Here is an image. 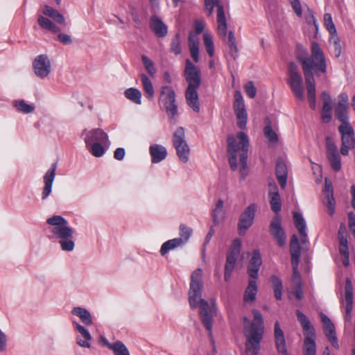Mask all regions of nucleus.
<instances>
[{
    "label": "nucleus",
    "mask_w": 355,
    "mask_h": 355,
    "mask_svg": "<svg viewBox=\"0 0 355 355\" xmlns=\"http://www.w3.org/2000/svg\"><path fill=\"white\" fill-rule=\"evenodd\" d=\"M202 270L197 268L191 276L190 288L189 292V302L192 309L200 308V316L211 336L212 318L216 314L215 300L211 299L209 302L202 298L203 284L202 282Z\"/></svg>",
    "instance_id": "f257e3e1"
},
{
    "label": "nucleus",
    "mask_w": 355,
    "mask_h": 355,
    "mask_svg": "<svg viewBox=\"0 0 355 355\" xmlns=\"http://www.w3.org/2000/svg\"><path fill=\"white\" fill-rule=\"evenodd\" d=\"M299 60L302 64L307 90V98L310 107L315 108V83L312 71H327L326 58L323 51L316 42H312L311 56H300Z\"/></svg>",
    "instance_id": "f03ea898"
},
{
    "label": "nucleus",
    "mask_w": 355,
    "mask_h": 355,
    "mask_svg": "<svg viewBox=\"0 0 355 355\" xmlns=\"http://www.w3.org/2000/svg\"><path fill=\"white\" fill-rule=\"evenodd\" d=\"M249 141L247 135L240 132L235 137H227V154L229 163L232 170L237 168V162L241 164L240 173L243 178L247 175V157Z\"/></svg>",
    "instance_id": "7ed1b4c3"
},
{
    "label": "nucleus",
    "mask_w": 355,
    "mask_h": 355,
    "mask_svg": "<svg viewBox=\"0 0 355 355\" xmlns=\"http://www.w3.org/2000/svg\"><path fill=\"white\" fill-rule=\"evenodd\" d=\"M252 312L254 320L250 324L248 318H243L244 334L247 338L246 348L248 353H251L250 355H258L263 334V321L262 315L259 311L253 309Z\"/></svg>",
    "instance_id": "20e7f679"
},
{
    "label": "nucleus",
    "mask_w": 355,
    "mask_h": 355,
    "mask_svg": "<svg viewBox=\"0 0 355 355\" xmlns=\"http://www.w3.org/2000/svg\"><path fill=\"white\" fill-rule=\"evenodd\" d=\"M51 227L50 232L59 239L61 249L63 251L71 252L75 248L73 230L69 225L68 221L61 216L54 215L46 220Z\"/></svg>",
    "instance_id": "39448f33"
},
{
    "label": "nucleus",
    "mask_w": 355,
    "mask_h": 355,
    "mask_svg": "<svg viewBox=\"0 0 355 355\" xmlns=\"http://www.w3.org/2000/svg\"><path fill=\"white\" fill-rule=\"evenodd\" d=\"M297 320L300 322L305 338L303 343V355H316L315 333L308 318L300 310L296 311Z\"/></svg>",
    "instance_id": "423d86ee"
},
{
    "label": "nucleus",
    "mask_w": 355,
    "mask_h": 355,
    "mask_svg": "<svg viewBox=\"0 0 355 355\" xmlns=\"http://www.w3.org/2000/svg\"><path fill=\"white\" fill-rule=\"evenodd\" d=\"M205 10L207 11L208 16L213 14L214 7H216V21L217 31L218 35L223 39H225L227 33V26L225 8L220 3V0H204Z\"/></svg>",
    "instance_id": "0eeeda50"
},
{
    "label": "nucleus",
    "mask_w": 355,
    "mask_h": 355,
    "mask_svg": "<svg viewBox=\"0 0 355 355\" xmlns=\"http://www.w3.org/2000/svg\"><path fill=\"white\" fill-rule=\"evenodd\" d=\"M287 83L295 97L303 101L304 99L303 79L297 67L293 62L289 64Z\"/></svg>",
    "instance_id": "6e6552de"
},
{
    "label": "nucleus",
    "mask_w": 355,
    "mask_h": 355,
    "mask_svg": "<svg viewBox=\"0 0 355 355\" xmlns=\"http://www.w3.org/2000/svg\"><path fill=\"white\" fill-rule=\"evenodd\" d=\"M173 144L180 160L183 163L187 162L190 149L185 140V132L182 127L178 128L174 132Z\"/></svg>",
    "instance_id": "1a4fd4ad"
},
{
    "label": "nucleus",
    "mask_w": 355,
    "mask_h": 355,
    "mask_svg": "<svg viewBox=\"0 0 355 355\" xmlns=\"http://www.w3.org/2000/svg\"><path fill=\"white\" fill-rule=\"evenodd\" d=\"M338 130L341 134L342 139L340 153L343 155L345 156L349 154V150L350 149H352L355 147L354 132L349 123L341 124L338 127Z\"/></svg>",
    "instance_id": "9d476101"
},
{
    "label": "nucleus",
    "mask_w": 355,
    "mask_h": 355,
    "mask_svg": "<svg viewBox=\"0 0 355 355\" xmlns=\"http://www.w3.org/2000/svg\"><path fill=\"white\" fill-rule=\"evenodd\" d=\"M160 100L164 104L168 115L172 117L178 113V107L175 104V91L170 86L162 87L161 90Z\"/></svg>",
    "instance_id": "9b49d317"
},
{
    "label": "nucleus",
    "mask_w": 355,
    "mask_h": 355,
    "mask_svg": "<svg viewBox=\"0 0 355 355\" xmlns=\"http://www.w3.org/2000/svg\"><path fill=\"white\" fill-rule=\"evenodd\" d=\"M234 110L238 119V126L243 130L246 128L248 114L245 108L244 101L240 91L234 92Z\"/></svg>",
    "instance_id": "f8f14e48"
},
{
    "label": "nucleus",
    "mask_w": 355,
    "mask_h": 355,
    "mask_svg": "<svg viewBox=\"0 0 355 355\" xmlns=\"http://www.w3.org/2000/svg\"><path fill=\"white\" fill-rule=\"evenodd\" d=\"M33 68L35 74L37 77L44 78L47 77L51 72V61L46 55H39L33 62Z\"/></svg>",
    "instance_id": "ddd939ff"
},
{
    "label": "nucleus",
    "mask_w": 355,
    "mask_h": 355,
    "mask_svg": "<svg viewBox=\"0 0 355 355\" xmlns=\"http://www.w3.org/2000/svg\"><path fill=\"white\" fill-rule=\"evenodd\" d=\"M257 209L256 204H250L239 217L238 229L240 234H243L253 223L255 213Z\"/></svg>",
    "instance_id": "4468645a"
},
{
    "label": "nucleus",
    "mask_w": 355,
    "mask_h": 355,
    "mask_svg": "<svg viewBox=\"0 0 355 355\" xmlns=\"http://www.w3.org/2000/svg\"><path fill=\"white\" fill-rule=\"evenodd\" d=\"M184 76L188 83L187 87H200L201 84L200 71L189 59L186 60Z\"/></svg>",
    "instance_id": "2eb2a0df"
},
{
    "label": "nucleus",
    "mask_w": 355,
    "mask_h": 355,
    "mask_svg": "<svg viewBox=\"0 0 355 355\" xmlns=\"http://www.w3.org/2000/svg\"><path fill=\"white\" fill-rule=\"evenodd\" d=\"M84 141L86 146H91L95 143H106L108 140L107 135L101 128H95L91 130H85Z\"/></svg>",
    "instance_id": "dca6fc26"
},
{
    "label": "nucleus",
    "mask_w": 355,
    "mask_h": 355,
    "mask_svg": "<svg viewBox=\"0 0 355 355\" xmlns=\"http://www.w3.org/2000/svg\"><path fill=\"white\" fill-rule=\"evenodd\" d=\"M270 230L279 245L284 246L286 244V236L281 226V219L279 216H276L272 220Z\"/></svg>",
    "instance_id": "f3484780"
},
{
    "label": "nucleus",
    "mask_w": 355,
    "mask_h": 355,
    "mask_svg": "<svg viewBox=\"0 0 355 355\" xmlns=\"http://www.w3.org/2000/svg\"><path fill=\"white\" fill-rule=\"evenodd\" d=\"M268 196L271 209L278 214L281 211L282 203L278 187L274 182H270L268 184Z\"/></svg>",
    "instance_id": "a211bd4d"
},
{
    "label": "nucleus",
    "mask_w": 355,
    "mask_h": 355,
    "mask_svg": "<svg viewBox=\"0 0 355 355\" xmlns=\"http://www.w3.org/2000/svg\"><path fill=\"white\" fill-rule=\"evenodd\" d=\"M339 101L336 109L337 118L342 122V124L349 123V117L347 113L348 105V96L346 94H340L338 96Z\"/></svg>",
    "instance_id": "6ab92c4d"
},
{
    "label": "nucleus",
    "mask_w": 355,
    "mask_h": 355,
    "mask_svg": "<svg viewBox=\"0 0 355 355\" xmlns=\"http://www.w3.org/2000/svg\"><path fill=\"white\" fill-rule=\"evenodd\" d=\"M320 318L323 324L324 331L329 340L334 347H338L334 324L331 322V320L322 313H320Z\"/></svg>",
    "instance_id": "aec40b11"
},
{
    "label": "nucleus",
    "mask_w": 355,
    "mask_h": 355,
    "mask_svg": "<svg viewBox=\"0 0 355 355\" xmlns=\"http://www.w3.org/2000/svg\"><path fill=\"white\" fill-rule=\"evenodd\" d=\"M56 164H52L44 176V187L42 191V198L45 200L51 193L53 183L55 176Z\"/></svg>",
    "instance_id": "412c9836"
},
{
    "label": "nucleus",
    "mask_w": 355,
    "mask_h": 355,
    "mask_svg": "<svg viewBox=\"0 0 355 355\" xmlns=\"http://www.w3.org/2000/svg\"><path fill=\"white\" fill-rule=\"evenodd\" d=\"M73 326L80 334L76 338L77 343L82 347H90L92 336L88 330L75 321L73 322Z\"/></svg>",
    "instance_id": "4be33fe9"
},
{
    "label": "nucleus",
    "mask_w": 355,
    "mask_h": 355,
    "mask_svg": "<svg viewBox=\"0 0 355 355\" xmlns=\"http://www.w3.org/2000/svg\"><path fill=\"white\" fill-rule=\"evenodd\" d=\"M345 318L349 320L353 309V287L351 280L348 278L346 279L345 283Z\"/></svg>",
    "instance_id": "5701e85b"
},
{
    "label": "nucleus",
    "mask_w": 355,
    "mask_h": 355,
    "mask_svg": "<svg viewBox=\"0 0 355 355\" xmlns=\"http://www.w3.org/2000/svg\"><path fill=\"white\" fill-rule=\"evenodd\" d=\"M262 263V260L259 252L254 250L252 253V256L250 260V263L248 268V273L249 276L255 279L258 277V272L259 268Z\"/></svg>",
    "instance_id": "b1692460"
},
{
    "label": "nucleus",
    "mask_w": 355,
    "mask_h": 355,
    "mask_svg": "<svg viewBox=\"0 0 355 355\" xmlns=\"http://www.w3.org/2000/svg\"><path fill=\"white\" fill-rule=\"evenodd\" d=\"M151 30L159 37H164L167 35L168 28L163 21L157 16L153 15L150 19Z\"/></svg>",
    "instance_id": "393cba45"
},
{
    "label": "nucleus",
    "mask_w": 355,
    "mask_h": 355,
    "mask_svg": "<svg viewBox=\"0 0 355 355\" xmlns=\"http://www.w3.org/2000/svg\"><path fill=\"white\" fill-rule=\"evenodd\" d=\"M199 87H187L185 98L188 105L196 112L200 111L198 95L197 90Z\"/></svg>",
    "instance_id": "a878e982"
},
{
    "label": "nucleus",
    "mask_w": 355,
    "mask_h": 355,
    "mask_svg": "<svg viewBox=\"0 0 355 355\" xmlns=\"http://www.w3.org/2000/svg\"><path fill=\"white\" fill-rule=\"evenodd\" d=\"M275 339L277 351L283 355L288 354L284 334L277 321L275 324Z\"/></svg>",
    "instance_id": "bb28decb"
},
{
    "label": "nucleus",
    "mask_w": 355,
    "mask_h": 355,
    "mask_svg": "<svg viewBox=\"0 0 355 355\" xmlns=\"http://www.w3.org/2000/svg\"><path fill=\"white\" fill-rule=\"evenodd\" d=\"M293 220L295 225L299 232L302 243H305L308 241L307 234L306 232V224L305 220L302 214L297 212H294Z\"/></svg>",
    "instance_id": "cd10ccee"
},
{
    "label": "nucleus",
    "mask_w": 355,
    "mask_h": 355,
    "mask_svg": "<svg viewBox=\"0 0 355 355\" xmlns=\"http://www.w3.org/2000/svg\"><path fill=\"white\" fill-rule=\"evenodd\" d=\"M153 163H159L164 160L167 155L166 148L159 144L151 145L149 148Z\"/></svg>",
    "instance_id": "c85d7f7f"
},
{
    "label": "nucleus",
    "mask_w": 355,
    "mask_h": 355,
    "mask_svg": "<svg viewBox=\"0 0 355 355\" xmlns=\"http://www.w3.org/2000/svg\"><path fill=\"white\" fill-rule=\"evenodd\" d=\"M40 11L44 15L52 18L58 24L62 25L65 24V18L64 16L52 7L45 5L41 8Z\"/></svg>",
    "instance_id": "c756f323"
},
{
    "label": "nucleus",
    "mask_w": 355,
    "mask_h": 355,
    "mask_svg": "<svg viewBox=\"0 0 355 355\" xmlns=\"http://www.w3.org/2000/svg\"><path fill=\"white\" fill-rule=\"evenodd\" d=\"M287 167L282 161H277L276 164V175L282 189H284L287 182Z\"/></svg>",
    "instance_id": "7c9ffc66"
},
{
    "label": "nucleus",
    "mask_w": 355,
    "mask_h": 355,
    "mask_svg": "<svg viewBox=\"0 0 355 355\" xmlns=\"http://www.w3.org/2000/svg\"><path fill=\"white\" fill-rule=\"evenodd\" d=\"M257 285L255 279L249 280L248 285L244 292L243 300L246 303H252L256 300Z\"/></svg>",
    "instance_id": "2f4dec72"
},
{
    "label": "nucleus",
    "mask_w": 355,
    "mask_h": 355,
    "mask_svg": "<svg viewBox=\"0 0 355 355\" xmlns=\"http://www.w3.org/2000/svg\"><path fill=\"white\" fill-rule=\"evenodd\" d=\"M241 241L239 239H234L232 242L231 248L227 253L226 262L235 265L237 258L241 252Z\"/></svg>",
    "instance_id": "473e14b6"
},
{
    "label": "nucleus",
    "mask_w": 355,
    "mask_h": 355,
    "mask_svg": "<svg viewBox=\"0 0 355 355\" xmlns=\"http://www.w3.org/2000/svg\"><path fill=\"white\" fill-rule=\"evenodd\" d=\"M290 251L291 254V263L295 265L298 264L301 250L298 242V238L295 234H293L291 237L290 243Z\"/></svg>",
    "instance_id": "72a5a7b5"
},
{
    "label": "nucleus",
    "mask_w": 355,
    "mask_h": 355,
    "mask_svg": "<svg viewBox=\"0 0 355 355\" xmlns=\"http://www.w3.org/2000/svg\"><path fill=\"white\" fill-rule=\"evenodd\" d=\"M73 315L78 316L80 320L86 325H92L93 323L92 315L84 308L75 307L72 309Z\"/></svg>",
    "instance_id": "f704fd0d"
},
{
    "label": "nucleus",
    "mask_w": 355,
    "mask_h": 355,
    "mask_svg": "<svg viewBox=\"0 0 355 355\" xmlns=\"http://www.w3.org/2000/svg\"><path fill=\"white\" fill-rule=\"evenodd\" d=\"M37 22L40 27L46 29L53 33H59L60 29L49 19L44 17L42 15H38Z\"/></svg>",
    "instance_id": "c9c22d12"
},
{
    "label": "nucleus",
    "mask_w": 355,
    "mask_h": 355,
    "mask_svg": "<svg viewBox=\"0 0 355 355\" xmlns=\"http://www.w3.org/2000/svg\"><path fill=\"white\" fill-rule=\"evenodd\" d=\"M141 80L143 85L144 91L146 94V97L152 100L154 97V88L150 80L146 74L141 75Z\"/></svg>",
    "instance_id": "e433bc0d"
},
{
    "label": "nucleus",
    "mask_w": 355,
    "mask_h": 355,
    "mask_svg": "<svg viewBox=\"0 0 355 355\" xmlns=\"http://www.w3.org/2000/svg\"><path fill=\"white\" fill-rule=\"evenodd\" d=\"M183 245L182 241L181 239H178V238L168 240L164 243L160 249V254L164 256L168 251L173 250L176 248L180 247Z\"/></svg>",
    "instance_id": "4c0bfd02"
},
{
    "label": "nucleus",
    "mask_w": 355,
    "mask_h": 355,
    "mask_svg": "<svg viewBox=\"0 0 355 355\" xmlns=\"http://www.w3.org/2000/svg\"><path fill=\"white\" fill-rule=\"evenodd\" d=\"M125 96L135 104L140 105L141 103V93L137 88L127 89L124 92Z\"/></svg>",
    "instance_id": "58836bf2"
},
{
    "label": "nucleus",
    "mask_w": 355,
    "mask_h": 355,
    "mask_svg": "<svg viewBox=\"0 0 355 355\" xmlns=\"http://www.w3.org/2000/svg\"><path fill=\"white\" fill-rule=\"evenodd\" d=\"M270 281L272 284L275 298L277 300H281L283 287L282 280L276 275H272L271 276Z\"/></svg>",
    "instance_id": "ea45409f"
},
{
    "label": "nucleus",
    "mask_w": 355,
    "mask_h": 355,
    "mask_svg": "<svg viewBox=\"0 0 355 355\" xmlns=\"http://www.w3.org/2000/svg\"><path fill=\"white\" fill-rule=\"evenodd\" d=\"M230 56L236 60L238 57V48L236 46V38L232 31H230L227 39Z\"/></svg>",
    "instance_id": "a19ab883"
},
{
    "label": "nucleus",
    "mask_w": 355,
    "mask_h": 355,
    "mask_svg": "<svg viewBox=\"0 0 355 355\" xmlns=\"http://www.w3.org/2000/svg\"><path fill=\"white\" fill-rule=\"evenodd\" d=\"M214 222L218 224L225 217L223 201L218 200L212 214Z\"/></svg>",
    "instance_id": "79ce46f5"
},
{
    "label": "nucleus",
    "mask_w": 355,
    "mask_h": 355,
    "mask_svg": "<svg viewBox=\"0 0 355 355\" xmlns=\"http://www.w3.org/2000/svg\"><path fill=\"white\" fill-rule=\"evenodd\" d=\"M12 103L19 112L24 114L31 113L35 110L33 105L26 103L24 100H15Z\"/></svg>",
    "instance_id": "37998d69"
},
{
    "label": "nucleus",
    "mask_w": 355,
    "mask_h": 355,
    "mask_svg": "<svg viewBox=\"0 0 355 355\" xmlns=\"http://www.w3.org/2000/svg\"><path fill=\"white\" fill-rule=\"evenodd\" d=\"M114 355H130V352L125 345L119 340L112 343L110 349Z\"/></svg>",
    "instance_id": "c03bdc74"
},
{
    "label": "nucleus",
    "mask_w": 355,
    "mask_h": 355,
    "mask_svg": "<svg viewBox=\"0 0 355 355\" xmlns=\"http://www.w3.org/2000/svg\"><path fill=\"white\" fill-rule=\"evenodd\" d=\"M203 41L207 53L212 57L214 54V46L211 35L208 33H205L203 34Z\"/></svg>",
    "instance_id": "a18cd8bd"
},
{
    "label": "nucleus",
    "mask_w": 355,
    "mask_h": 355,
    "mask_svg": "<svg viewBox=\"0 0 355 355\" xmlns=\"http://www.w3.org/2000/svg\"><path fill=\"white\" fill-rule=\"evenodd\" d=\"M104 143H95L91 146H86L89 151L95 157H99L103 155L105 150L102 146Z\"/></svg>",
    "instance_id": "49530a36"
},
{
    "label": "nucleus",
    "mask_w": 355,
    "mask_h": 355,
    "mask_svg": "<svg viewBox=\"0 0 355 355\" xmlns=\"http://www.w3.org/2000/svg\"><path fill=\"white\" fill-rule=\"evenodd\" d=\"M192 234V229L186 226L184 224H181L180 225V237L178 238V239H181L182 241V244H185L189 239L191 235Z\"/></svg>",
    "instance_id": "de8ad7c7"
},
{
    "label": "nucleus",
    "mask_w": 355,
    "mask_h": 355,
    "mask_svg": "<svg viewBox=\"0 0 355 355\" xmlns=\"http://www.w3.org/2000/svg\"><path fill=\"white\" fill-rule=\"evenodd\" d=\"M331 168L335 171H338L341 168V160L339 153L331 154L327 155Z\"/></svg>",
    "instance_id": "09e8293b"
},
{
    "label": "nucleus",
    "mask_w": 355,
    "mask_h": 355,
    "mask_svg": "<svg viewBox=\"0 0 355 355\" xmlns=\"http://www.w3.org/2000/svg\"><path fill=\"white\" fill-rule=\"evenodd\" d=\"M141 60L148 73L150 76H153L156 73V69L153 61L144 55L141 56Z\"/></svg>",
    "instance_id": "8fccbe9b"
},
{
    "label": "nucleus",
    "mask_w": 355,
    "mask_h": 355,
    "mask_svg": "<svg viewBox=\"0 0 355 355\" xmlns=\"http://www.w3.org/2000/svg\"><path fill=\"white\" fill-rule=\"evenodd\" d=\"M324 24L330 34L336 33V26L333 22L331 14L326 13L324 15Z\"/></svg>",
    "instance_id": "3c124183"
},
{
    "label": "nucleus",
    "mask_w": 355,
    "mask_h": 355,
    "mask_svg": "<svg viewBox=\"0 0 355 355\" xmlns=\"http://www.w3.org/2000/svg\"><path fill=\"white\" fill-rule=\"evenodd\" d=\"M171 51L175 55L181 53L182 48L180 46V38L179 34H176L171 41Z\"/></svg>",
    "instance_id": "603ef678"
},
{
    "label": "nucleus",
    "mask_w": 355,
    "mask_h": 355,
    "mask_svg": "<svg viewBox=\"0 0 355 355\" xmlns=\"http://www.w3.org/2000/svg\"><path fill=\"white\" fill-rule=\"evenodd\" d=\"M331 37L329 39V42L332 43L334 46V53L337 57L340 55L341 53V46L340 44V40L337 35V32L334 34H330Z\"/></svg>",
    "instance_id": "864d4df0"
},
{
    "label": "nucleus",
    "mask_w": 355,
    "mask_h": 355,
    "mask_svg": "<svg viewBox=\"0 0 355 355\" xmlns=\"http://www.w3.org/2000/svg\"><path fill=\"white\" fill-rule=\"evenodd\" d=\"M331 37L329 39V42L332 43L334 46V53L337 57L340 55L341 53V46L340 44V40L337 35V32L334 34H330Z\"/></svg>",
    "instance_id": "5fc2aeb1"
},
{
    "label": "nucleus",
    "mask_w": 355,
    "mask_h": 355,
    "mask_svg": "<svg viewBox=\"0 0 355 355\" xmlns=\"http://www.w3.org/2000/svg\"><path fill=\"white\" fill-rule=\"evenodd\" d=\"M264 135L265 137L269 140L271 143H275L277 141L278 137L276 132L272 129L270 125H266L264 128Z\"/></svg>",
    "instance_id": "6e6d98bb"
},
{
    "label": "nucleus",
    "mask_w": 355,
    "mask_h": 355,
    "mask_svg": "<svg viewBox=\"0 0 355 355\" xmlns=\"http://www.w3.org/2000/svg\"><path fill=\"white\" fill-rule=\"evenodd\" d=\"M244 90L246 95L250 98H254L257 94V88L255 87L252 81H248L244 85Z\"/></svg>",
    "instance_id": "4d7b16f0"
},
{
    "label": "nucleus",
    "mask_w": 355,
    "mask_h": 355,
    "mask_svg": "<svg viewBox=\"0 0 355 355\" xmlns=\"http://www.w3.org/2000/svg\"><path fill=\"white\" fill-rule=\"evenodd\" d=\"M322 119L323 122L328 123L331 120V105H323L322 110Z\"/></svg>",
    "instance_id": "13d9d810"
},
{
    "label": "nucleus",
    "mask_w": 355,
    "mask_h": 355,
    "mask_svg": "<svg viewBox=\"0 0 355 355\" xmlns=\"http://www.w3.org/2000/svg\"><path fill=\"white\" fill-rule=\"evenodd\" d=\"M326 145L327 155L331 154L338 153L336 145L329 137H327L326 139Z\"/></svg>",
    "instance_id": "bf43d9fd"
},
{
    "label": "nucleus",
    "mask_w": 355,
    "mask_h": 355,
    "mask_svg": "<svg viewBox=\"0 0 355 355\" xmlns=\"http://www.w3.org/2000/svg\"><path fill=\"white\" fill-rule=\"evenodd\" d=\"M235 265L231 263V262L225 263V274L224 279L225 282H228L231 277L232 273L234 269Z\"/></svg>",
    "instance_id": "052dcab7"
},
{
    "label": "nucleus",
    "mask_w": 355,
    "mask_h": 355,
    "mask_svg": "<svg viewBox=\"0 0 355 355\" xmlns=\"http://www.w3.org/2000/svg\"><path fill=\"white\" fill-rule=\"evenodd\" d=\"M291 3L295 14L298 17H301L302 15V11L300 0H291Z\"/></svg>",
    "instance_id": "680f3d73"
},
{
    "label": "nucleus",
    "mask_w": 355,
    "mask_h": 355,
    "mask_svg": "<svg viewBox=\"0 0 355 355\" xmlns=\"http://www.w3.org/2000/svg\"><path fill=\"white\" fill-rule=\"evenodd\" d=\"M327 199L328 212L331 216H332L335 212V200L334 196L328 197Z\"/></svg>",
    "instance_id": "e2e57ef3"
},
{
    "label": "nucleus",
    "mask_w": 355,
    "mask_h": 355,
    "mask_svg": "<svg viewBox=\"0 0 355 355\" xmlns=\"http://www.w3.org/2000/svg\"><path fill=\"white\" fill-rule=\"evenodd\" d=\"M7 347V336L0 329V352H4Z\"/></svg>",
    "instance_id": "0e129e2a"
},
{
    "label": "nucleus",
    "mask_w": 355,
    "mask_h": 355,
    "mask_svg": "<svg viewBox=\"0 0 355 355\" xmlns=\"http://www.w3.org/2000/svg\"><path fill=\"white\" fill-rule=\"evenodd\" d=\"M58 40L66 45L71 44L72 42V40L70 35L65 33H59L58 35Z\"/></svg>",
    "instance_id": "69168bd1"
},
{
    "label": "nucleus",
    "mask_w": 355,
    "mask_h": 355,
    "mask_svg": "<svg viewBox=\"0 0 355 355\" xmlns=\"http://www.w3.org/2000/svg\"><path fill=\"white\" fill-rule=\"evenodd\" d=\"M189 46H199V40L197 34L190 33L189 36Z\"/></svg>",
    "instance_id": "338daca9"
},
{
    "label": "nucleus",
    "mask_w": 355,
    "mask_h": 355,
    "mask_svg": "<svg viewBox=\"0 0 355 355\" xmlns=\"http://www.w3.org/2000/svg\"><path fill=\"white\" fill-rule=\"evenodd\" d=\"M189 51L191 57L193 58L195 62L199 61V46L189 47Z\"/></svg>",
    "instance_id": "774afa93"
}]
</instances>
